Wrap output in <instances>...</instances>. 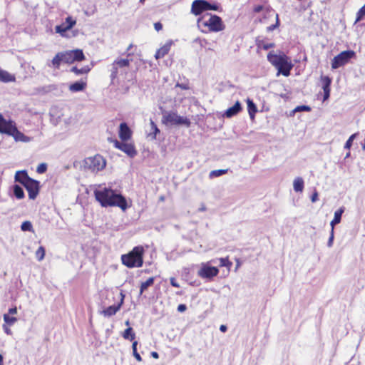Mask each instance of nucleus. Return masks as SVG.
Returning <instances> with one entry per match:
<instances>
[{"label":"nucleus","mask_w":365,"mask_h":365,"mask_svg":"<svg viewBox=\"0 0 365 365\" xmlns=\"http://www.w3.org/2000/svg\"><path fill=\"white\" fill-rule=\"evenodd\" d=\"M94 195L102 207H118L122 210L128 208L127 200L121 194L117 193L111 188L104 187L96 190Z\"/></svg>","instance_id":"1"},{"label":"nucleus","mask_w":365,"mask_h":365,"mask_svg":"<svg viewBox=\"0 0 365 365\" xmlns=\"http://www.w3.org/2000/svg\"><path fill=\"white\" fill-rule=\"evenodd\" d=\"M197 27L203 33L207 32H219L225 29V25L223 24L222 19L215 14H210L207 20L204 17H200L197 21Z\"/></svg>","instance_id":"2"},{"label":"nucleus","mask_w":365,"mask_h":365,"mask_svg":"<svg viewBox=\"0 0 365 365\" xmlns=\"http://www.w3.org/2000/svg\"><path fill=\"white\" fill-rule=\"evenodd\" d=\"M267 60L276 67L278 70V73H282L284 76L290 75L293 64L290 58L285 54L277 55L270 52L267 54Z\"/></svg>","instance_id":"3"},{"label":"nucleus","mask_w":365,"mask_h":365,"mask_svg":"<svg viewBox=\"0 0 365 365\" xmlns=\"http://www.w3.org/2000/svg\"><path fill=\"white\" fill-rule=\"evenodd\" d=\"M143 247H135L129 253L121 256L122 263L129 268L140 267L143 264Z\"/></svg>","instance_id":"4"},{"label":"nucleus","mask_w":365,"mask_h":365,"mask_svg":"<svg viewBox=\"0 0 365 365\" xmlns=\"http://www.w3.org/2000/svg\"><path fill=\"white\" fill-rule=\"evenodd\" d=\"M106 165V161L101 155L88 157L83 160L84 168L93 173L102 170Z\"/></svg>","instance_id":"5"},{"label":"nucleus","mask_w":365,"mask_h":365,"mask_svg":"<svg viewBox=\"0 0 365 365\" xmlns=\"http://www.w3.org/2000/svg\"><path fill=\"white\" fill-rule=\"evenodd\" d=\"M130 65V60L128 58H116L111 64L110 78L114 80L117 78L119 72H123Z\"/></svg>","instance_id":"6"},{"label":"nucleus","mask_w":365,"mask_h":365,"mask_svg":"<svg viewBox=\"0 0 365 365\" xmlns=\"http://www.w3.org/2000/svg\"><path fill=\"white\" fill-rule=\"evenodd\" d=\"M354 55L355 53L350 50L341 52L333 58L331 68L333 69H336L345 65L352 57L354 56Z\"/></svg>","instance_id":"7"},{"label":"nucleus","mask_w":365,"mask_h":365,"mask_svg":"<svg viewBox=\"0 0 365 365\" xmlns=\"http://www.w3.org/2000/svg\"><path fill=\"white\" fill-rule=\"evenodd\" d=\"M163 121L171 125H185L190 126V121L186 117L178 115L175 112L165 113L163 114Z\"/></svg>","instance_id":"8"},{"label":"nucleus","mask_w":365,"mask_h":365,"mask_svg":"<svg viewBox=\"0 0 365 365\" xmlns=\"http://www.w3.org/2000/svg\"><path fill=\"white\" fill-rule=\"evenodd\" d=\"M6 134L12 136L16 141L27 143L31 140L29 137L25 135L17 129L15 123L12 120H9Z\"/></svg>","instance_id":"9"},{"label":"nucleus","mask_w":365,"mask_h":365,"mask_svg":"<svg viewBox=\"0 0 365 365\" xmlns=\"http://www.w3.org/2000/svg\"><path fill=\"white\" fill-rule=\"evenodd\" d=\"M218 273L219 269L217 267L202 264L201 268L198 270L197 274L202 278L211 279L217 276Z\"/></svg>","instance_id":"10"},{"label":"nucleus","mask_w":365,"mask_h":365,"mask_svg":"<svg viewBox=\"0 0 365 365\" xmlns=\"http://www.w3.org/2000/svg\"><path fill=\"white\" fill-rule=\"evenodd\" d=\"M114 145L116 148L124 152L130 158H134L137 155V151L135 146L131 143L119 142L117 140H114Z\"/></svg>","instance_id":"11"},{"label":"nucleus","mask_w":365,"mask_h":365,"mask_svg":"<svg viewBox=\"0 0 365 365\" xmlns=\"http://www.w3.org/2000/svg\"><path fill=\"white\" fill-rule=\"evenodd\" d=\"M275 16V24L270 25L267 28V31L268 32L272 31L275 29L278 28L279 26V15L278 14L275 13L274 10H273L270 6L266 7L264 9V14L262 19L259 20L262 23H265V20L267 18H269L270 16Z\"/></svg>","instance_id":"12"},{"label":"nucleus","mask_w":365,"mask_h":365,"mask_svg":"<svg viewBox=\"0 0 365 365\" xmlns=\"http://www.w3.org/2000/svg\"><path fill=\"white\" fill-rule=\"evenodd\" d=\"M24 187L28 191L29 197L31 200L36 199L40 190L39 181L31 178Z\"/></svg>","instance_id":"13"},{"label":"nucleus","mask_w":365,"mask_h":365,"mask_svg":"<svg viewBox=\"0 0 365 365\" xmlns=\"http://www.w3.org/2000/svg\"><path fill=\"white\" fill-rule=\"evenodd\" d=\"M120 302L115 305L109 306L106 309H105L103 311V313L104 316L106 317H111L116 314V312L120 309L121 306L123 304L124 299H125V294L123 293V292H120Z\"/></svg>","instance_id":"14"},{"label":"nucleus","mask_w":365,"mask_h":365,"mask_svg":"<svg viewBox=\"0 0 365 365\" xmlns=\"http://www.w3.org/2000/svg\"><path fill=\"white\" fill-rule=\"evenodd\" d=\"M206 11L205 0H195L191 6V13L195 16Z\"/></svg>","instance_id":"15"},{"label":"nucleus","mask_w":365,"mask_h":365,"mask_svg":"<svg viewBox=\"0 0 365 365\" xmlns=\"http://www.w3.org/2000/svg\"><path fill=\"white\" fill-rule=\"evenodd\" d=\"M131 137V130L125 123H121L119 128V138L122 141H127Z\"/></svg>","instance_id":"16"},{"label":"nucleus","mask_w":365,"mask_h":365,"mask_svg":"<svg viewBox=\"0 0 365 365\" xmlns=\"http://www.w3.org/2000/svg\"><path fill=\"white\" fill-rule=\"evenodd\" d=\"M242 110V105L239 101H237L234 106L229 108L225 110L223 114V117L230 118L237 115Z\"/></svg>","instance_id":"17"},{"label":"nucleus","mask_w":365,"mask_h":365,"mask_svg":"<svg viewBox=\"0 0 365 365\" xmlns=\"http://www.w3.org/2000/svg\"><path fill=\"white\" fill-rule=\"evenodd\" d=\"M15 181L25 185L31 179L26 172V170L17 171L14 177Z\"/></svg>","instance_id":"18"},{"label":"nucleus","mask_w":365,"mask_h":365,"mask_svg":"<svg viewBox=\"0 0 365 365\" xmlns=\"http://www.w3.org/2000/svg\"><path fill=\"white\" fill-rule=\"evenodd\" d=\"M322 80V89L324 91V101L327 100L330 96V86L331 83V79L329 76H324Z\"/></svg>","instance_id":"19"},{"label":"nucleus","mask_w":365,"mask_h":365,"mask_svg":"<svg viewBox=\"0 0 365 365\" xmlns=\"http://www.w3.org/2000/svg\"><path fill=\"white\" fill-rule=\"evenodd\" d=\"M172 44H173V41H169L164 46L160 47L157 51V52L155 55V58L159 59V58H163L170 51Z\"/></svg>","instance_id":"20"},{"label":"nucleus","mask_w":365,"mask_h":365,"mask_svg":"<svg viewBox=\"0 0 365 365\" xmlns=\"http://www.w3.org/2000/svg\"><path fill=\"white\" fill-rule=\"evenodd\" d=\"M15 81H16L15 75L9 73L8 71L2 69L0 67V82L10 83V82H15Z\"/></svg>","instance_id":"21"},{"label":"nucleus","mask_w":365,"mask_h":365,"mask_svg":"<svg viewBox=\"0 0 365 365\" xmlns=\"http://www.w3.org/2000/svg\"><path fill=\"white\" fill-rule=\"evenodd\" d=\"M247 110L251 119H254L256 113L257 112V108L255 103L250 98L247 99Z\"/></svg>","instance_id":"22"},{"label":"nucleus","mask_w":365,"mask_h":365,"mask_svg":"<svg viewBox=\"0 0 365 365\" xmlns=\"http://www.w3.org/2000/svg\"><path fill=\"white\" fill-rule=\"evenodd\" d=\"M86 87V83L83 81H76L69 86V90L71 92H79L83 91Z\"/></svg>","instance_id":"23"},{"label":"nucleus","mask_w":365,"mask_h":365,"mask_svg":"<svg viewBox=\"0 0 365 365\" xmlns=\"http://www.w3.org/2000/svg\"><path fill=\"white\" fill-rule=\"evenodd\" d=\"M294 190L295 192H302L304 189V180L301 177H297L293 182Z\"/></svg>","instance_id":"24"},{"label":"nucleus","mask_w":365,"mask_h":365,"mask_svg":"<svg viewBox=\"0 0 365 365\" xmlns=\"http://www.w3.org/2000/svg\"><path fill=\"white\" fill-rule=\"evenodd\" d=\"M91 69V66H85L81 68H77L76 66H73L71 68V71L75 73L76 75L85 74L90 71Z\"/></svg>","instance_id":"25"},{"label":"nucleus","mask_w":365,"mask_h":365,"mask_svg":"<svg viewBox=\"0 0 365 365\" xmlns=\"http://www.w3.org/2000/svg\"><path fill=\"white\" fill-rule=\"evenodd\" d=\"M73 61H81L85 58V56L81 49L71 50Z\"/></svg>","instance_id":"26"},{"label":"nucleus","mask_w":365,"mask_h":365,"mask_svg":"<svg viewBox=\"0 0 365 365\" xmlns=\"http://www.w3.org/2000/svg\"><path fill=\"white\" fill-rule=\"evenodd\" d=\"M13 192H14V196L17 198V199H22L24 197V190L23 188L19 186V185H14L13 186Z\"/></svg>","instance_id":"27"},{"label":"nucleus","mask_w":365,"mask_h":365,"mask_svg":"<svg viewBox=\"0 0 365 365\" xmlns=\"http://www.w3.org/2000/svg\"><path fill=\"white\" fill-rule=\"evenodd\" d=\"M61 56L63 58V63L71 64L74 62L71 51H66L64 52H61Z\"/></svg>","instance_id":"28"},{"label":"nucleus","mask_w":365,"mask_h":365,"mask_svg":"<svg viewBox=\"0 0 365 365\" xmlns=\"http://www.w3.org/2000/svg\"><path fill=\"white\" fill-rule=\"evenodd\" d=\"M154 283V277H149L145 282H142L140 288V294H142L150 286Z\"/></svg>","instance_id":"29"},{"label":"nucleus","mask_w":365,"mask_h":365,"mask_svg":"<svg viewBox=\"0 0 365 365\" xmlns=\"http://www.w3.org/2000/svg\"><path fill=\"white\" fill-rule=\"evenodd\" d=\"M61 62H63V58L61 52H59L52 59L51 64L55 68H59Z\"/></svg>","instance_id":"30"},{"label":"nucleus","mask_w":365,"mask_h":365,"mask_svg":"<svg viewBox=\"0 0 365 365\" xmlns=\"http://www.w3.org/2000/svg\"><path fill=\"white\" fill-rule=\"evenodd\" d=\"M9 120H6L0 113V133H5L8 128Z\"/></svg>","instance_id":"31"},{"label":"nucleus","mask_w":365,"mask_h":365,"mask_svg":"<svg viewBox=\"0 0 365 365\" xmlns=\"http://www.w3.org/2000/svg\"><path fill=\"white\" fill-rule=\"evenodd\" d=\"M227 172H228V169L214 170L210 173L209 177H210V178L220 177L224 174H226Z\"/></svg>","instance_id":"32"},{"label":"nucleus","mask_w":365,"mask_h":365,"mask_svg":"<svg viewBox=\"0 0 365 365\" xmlns=\"http://www.w3.org/2000/svg\"><path fill=\"white\" fill-rule=\"evenodd\" d=\"M123 336L125 340L132 341L134 339L135 334L133 329L129 327L124 331Z\"/></svg>","instance_id":"33"},{"label":"nucleus","mask_w":365,"mask_h":365,"mask_svg":"<svg viewBox=\"0 0 365 365\" xmlns=\"http://www.w3.org/2000/svg\"><path fill=\"white\" fill-rule=\"evenodd\" d=\"M257 46L259 48H262L264 50H268L271 48L274 47V43H266L264 42V41H257Z\"/></svg>","instance_id":"34"},{"label":"nucleus","mask_w":365,"mask_h":365,"mask_svg":"<svg viewBox=\"0 0 365 365\" xmlns=\"http://www.w3.org/2000/svg\"><path fill=\"white\" fill-rule=\"evenodd\" d=\"M205 4H206V11H220V6L217 3H210L209 1L205 0Z\"/></svg>","instance_id":"35"},{"label":"nucleus","mask_w":365,"mask_h":365,"mask_svg":"<svg viewBox=\"0 0 365 365\" xmlns=\"http://www.w3.org/2000/svg\"><path fill=\"white\" fill-rule=\"evenodd\" d=\"M36 257L40 262L42 261L45 257V249L43 247L41 246L36 251Z\"/></svg>","instance_id":"36"},{"label":"nucleus","mask_w":365,"mask_h":365,"mask_svg":"<svg viewBox=\"0 0 365 365\" xmlns=\"http://www.w3.org/2000/svg\"><path fill=\"white\" fill-rule=\"evenodd\" d=\"M21 229L22 231H29V232H34L33 230V226L30 221H24L21 225Z\"/></svg>","instance_id":"37"},{"label":"nucleus","mask_w":365,"mask_h":365,"mask_svg":"<svg viewBox=\"0 0 365 365\" xmlns=\"http://www.w3.org/2000/svg\"><path fill=\"white\" fill-rule=\"evenodd\" d=\"M150 127L152 130V133H150V135H153V138H156V135L160 133V130L158 129L157 125L151 120H150Z\"/></svg>","instance_id":"38"},{"label":"nucleus","mask_w":365,"mask_h":365,"mask_svg":"<svg viewBox=\"0 0 365 365\" xmlns=\"http://www.w3.org/2000/svg\"><path fill=\"white\" fill-rule=\"evenodd\" d=\"M219 261H220V267H226L228 269H230L231 267V266L232 265V262H230L229 260L228 257L220 258Z\"/></svg>","instance_id":"39"},{"label":"nucleus","mask_w":365,"mask_h":365,"mask_svg":"<svg viewBox=\"0 0 365 365\" xmlns=\"http://www.w3.org/2000/svg\"><path fill=\"white\" fill-rule=\"evenodd\" d=\"M4 320L9 325H12L17 321V319L14 317H10L8 314H4Z\"/></svg>","instance_id":"40"},{"label":"nucleus","mask_w":365,"mask_h":365,"mask_svg":"<svg viewBox=\"0 0 365 365\" xmlns=\"http://www.w3.org/2000/svg\"><path fill=\"white\" fill-rule=\"evenodd\" d=\"M66 29L69 30L73 28L76 24V21L73 19L71 16H68L66 19Z\"/></svg>","instance_id":"41"},{"label":"nucleus","mask_w":365,"mask_h":365,"mask_svg":"<svg viewBox=\"0 0 365 365\" xmlns=\"http://www.w3.org/2000/svg\"><path fill=\"white\" fill-rule=\"evenodd\" d=\"M55 29L56 33L60 34L62 36L63 33L69 30L68 29H66V25L65 24L58 25L56 26Z\"/></svg>","instance_id":"42"},{"label":"nucleus","mask_w":365,"mask_h":365,"mask_svg":"<svg viewBox=\"0 0 365 365\" xmlns=\"http://www.w3.org/2000/svg\"><path fill=\"white\" fill-rule=\"evenodd\" d=\"M344 207H340L339 209H338V210L334 212V218L335 220H337L338 221L341 222V216H342V214L344 213Z\"/></svg>","instance_id":"43"},{"label":"nucleus","mask_w":365,"mask_h":365,"mask_svg":"<svg viewBox=\"0 0 365 365\" xmlns=\"http://www.w3.org/2000/svg\"><path fill=\"white\" fill-rule=\"evenodd\" d=\"M311 110V108L308 106H297L294 110H293V113H296V112H302V111H307V112H309Z\"/></svg>","instance_id":"44"},{"label":"nucleus","mask_w":365,"mask_h":365,"mask_svg":"<svg viewBox=\"0 0 365 365\" xmlns=\"http://www.w3.org/2000/svg\"><path fill=\"white\" fill-rule=\"evenodd\" d=\"M365 16V4L357 12L356 21H359Z\"/></svg>","instance_id":"45"},{"label":"nucleus","mask_w":365,"mask_h":365,"mask_svg":"<svg viewBox=\"0 0 365 365\" xmlns=\"http://www.w3.org/2000/svg\"><path fill=\"white\" fill-rule=\"evenodd\" d=\"M356 135H357L356 133H354L349 138V139L347 140V141L345 143L344 148L349 149L351 148V146L352 145V142L355 139Z\"/></svg>","instance_id":"46"},{"label":"nucleus","mask_w":365,"mask_h":365,"mask_svg":"<svg viewBox=\"0 0 365 365\" xmlns=\"http://www.w3.org/2000/svg\"><path fill=\"white\" fill-rule=\"evenodd\" d=\"M47 170V165L46 163H41L38 165L36 172L39 174L44 173Z\"/></svg>","instance_id":"47"},{"label":"nucleus","mask_w":365,"mask_h":365,"mask_svg":"<svg viewBox=\"0 0 365 365\" xmlns=\"http://www.w3.org/2000/svg\"><path fill=\"white\" fill-rule=\"evenodd\" d=\"M334 232H330L329 238L328 242H327V246L329 247H332L333 242H334Z\"/></svg>","instance_id":"48"},{"label":"nucleus","mask_w":365,"mask_h":365,"mask_svg":"<svg viewBox=\"0 0 365 365\" xmlns=\"http://www.w3.org/2000/svg\"><path fill=\"white\" fill-rule=\"evenodd\" d=\"M265 8H264L263 6L262 5H257V6H255L253 9V11L255 13H259L260 11L264 10Z\"/></svg>","instance_id":"49"},{"label":"nucleus","mask_w":365,"mask_h":365,"mask_svg":"<svg viewBox=\"0 0 365 365\" xmlns=\"http://www.w3.org/2000/svg\"><path fill=\"white\" fill-rule=\"evenodd\" d=\"M340 223L339 221H338L337 220H335L334 218L330 222V225H331V232H334V226L337 224Z\"/></svg>","instance_id":"50"},{"label":"nucleus","mask_w":365,"mask_h":365,"mask_svg":"<svg viewBox=\"0 0 365 365\" xmlns=\"http://www.w3.org/2000/svg\"><path fill=\"white\" fill-rule=\"evenodd\" d=\"M340 223L339 221H338L337 220H335L334 218L330 222V225H331V232H334V226L337 224Z\"/></svg>","instance_id":"51"},{"label":"nucleus","mask_w":365,"mask_h":365,"mask_svg":"<svg viewBox=\"0 0 365 365\" xmlns=\"http://www.w3.org/2000/svg\"><path fill=\"white\" fill-rule=\"evenodd\" d=\"M318 200V192L317 190H314L313 194L311 196V201L312 202H315Z\"/></svg>","instance_id":"52"},{"label":"nucleus","mask_w":365,"mask_h":365,"mask_svg":"<svg viewBox=\"0 0 365 365\" xmlns=\"http://www.w3.org/2000/svg\"><path fill=\"white\" fill-rule=\"evenodd\" d=\"M170 284L173 287H178V288L180 287V284L176 282V279L174 277H171L170 279Z\"/></svg>","instance_id":"53"},{"label":"nucleus","mask_w":365,"mask_h":365,"mask_svg":"<svg viewBox=\"0 0 365 365\" xmlns=\"http://www.w3.org/2000/svg\"><path fill=\"white\" fill-rule=\"evenodd\" d=\"M154 28L157 31H159L163 29V25L160 22H156L154 24Z\"/></svg>","instance_id":"54"},{"label":"nucleus","mask_w":365,"mask_h":365,"mask_svg":"<svg viewBox=\"0 0 365 365\" xmlns=\"http://www.w3.org/2000/svg\"><path fill=\"white\" fill-rule=\"evenodd\" d=\"M186 309H187L186 305L183 304H179L178 307V311L180 312H182L185 311Z\"/></svg>","instance_id":"55"},{"label":"nucleus","mask_w":365,"mask_h":365,"mask_svg":"<svg viewBox=\"0 0 365 365\" xmlns=\"http://www.w3.org/2000/svg\"><path fill=\"white\" fill-rule=\"evenodd\" d=\"M17 313V309L16 307L10 308L9 309V314H15Z\"/></svg>","instance_id":"56"},{"label":"nucleus","mask_w":365,"mask_h":365,"mask_svg":"<svg viewBox=\"0 0 365 365\" xmlns=\"http://www.w3.org/2000/svg\"><path fill=\"white\" fill-rule=\"evenodd\" d=\"M133 344V354L135 355V353H138L137 352V346L138 344Z\"/></svg>","instance_id":"57"},{"label":"nucleus","mask_w":365,"mask_h":365,"mask_svg":"<svg viewBox=\"0 0 365 365\" xmlns=\"http://www.w3.org/2000/svg\"><path fill=\"white\" fill-rule=\"evenodd\" d=\"M151 356L155 359H158L159 355L156 351L151 352Z\"/></svg>","instance_id":"58"},{"label":"nucleus","mask_w":365,"mask_h":365,"mask_svg":"<svg viewBox=\"0 0 365 365\" xmlns=\"http://www.w3.org/2000/svg\"><path fill=\"white\" fill-rule=\"evenodd\" d=\"M135 357L138 361H141L142 359L139 353H135Z\"/></svg>","instance_id":"59"},{"label":"nucleus","mask_w":365,"mask_h":365,"mask_svg":"<svg viewBox=\"0 0 365 365\" xmlns=\"http://www.w3.org/2000/svg\"><path fill=\"white\" fill-rule=\"evenodd\" d=\"M220 330L222 332L225 331L227 330V327L225 325H221L220 327Z\"/></svg>","instance_id":"60"},{"label":"nucleus","mask_w":365,"mask_h":365,"mask_svg":"<svg viewBox=\"0 0 365 365\" xmlns=\"http://www.w3.org/2000/svg\"><path fill=\"white\" fill-rule=\"evenodd\" d=\"M199 212H203L206 210V207L204 205H202V206L198 209Z\"/></svg>","instance_id":"61"},{"label":"nucleus","mask_w":365,"mask_h":365,"mask_svg":"<svg viewBox=\"0 0 365 365\" xmlns=\"http://www.w3.org/2000/svg\"><path fill=\"white\" fill-rule=\"evenodd\" d=\"M195 41H199V43H200V46H203L202 42H203V41H205V42L206 41H205V40H203V41H202V40H201V39H200V38H196V39L195 40Z\"/></svg>","instance_id":"62"},{"label":"nucleus","mask_w":365,"mask_h":365,"mask_svg":"<svg viewBox=\"0 0 365 365\" xmlns=\"http://www.w3.org/2000/svg\"><path fill=\"white\" fill-rule=\"evenodd\" d=\"M0 364H3V356L1 354H0Z\"/></svg>","instance_id":"63"},{"label":"nucleus","mask_w":365,"mask_h":365,"mask_svg":"<svg viewBox=\"0 0 365 365\" xmlns=\"http://www.w3.org/2000/svg\"><path fill=\"white\" fill-rule=\"evenodd\" d=\"M133 45L132 44H130L129 46L127 48V51H130V48H132Z\"/></svg>","instance_id":"64"}]
</instances>
